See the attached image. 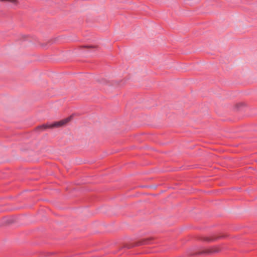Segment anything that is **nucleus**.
Here are the masks:
<instances>
[{"label": "nucleus", "instance_id": "3", "mask_svg": "<svg viewBox=\"0 0 257 257\" xmlns=\"http://www.w3.org/2000/svg\"><path fill=\"white\" fill-rule=\"evenodd\" d=\"M144 243L145 244H147V243H148V242H145Z\"/></svg>", "mask_w": 257, "mask_h": 257}, {"label": "nucleus", "instance_id": "1", "mask_svg": "<svg viewBox=\"0 0 257 257\" xmlns=\"http://www.w3.org/2000/svg\"><path fill=\"white\" fill-rule=\"evenodd\" d=\"M70 120V117H67L64 119L61 120L58 122H55L52 124H45L39 126L38 128L39 129H46L48 128H52L54 127H58L60 126H62L67 122H68Z\"/></svg>", "mask_w": 257, "mask_h": 257}, {"label": "nucleus", "instance_id": "2", "mask_svg": "<svg viewBox=\"0 0 257 257\" xmlns=\"http://www.w3.org/2000/svg\"><path fill=\"white\" fill-rule=\"evenodd\" d=\"M243 103H237V104H236L235 105V108L236 109V110H238L239 109V108L243 106Z\"/></svg>", "mask_w": 257, "mask_h": 257}, {"label": "nucleus", "instance_id": "4", "mask_svg": "<svg viewBox=\"0 0 257 257\" xmlns=\"http://www.w3.org/2000/svg\"><path fill=\"white\" fill-rule=\"evenodd\" d=\"M85 47H90V46H84Z\"/></svg>", "mask_w": 257, "mask_h": 257}]
</instances>
